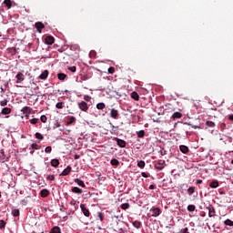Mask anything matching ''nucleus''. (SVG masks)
Masks as SVG:
<instances>
[{
	"label": "nucleus",
	"mask_w": 233,
	"mask_h": 233,
	"mask_svg": "<svg viewBox=\"0 0 233 233\" xmlns=\"http://www.w3.org/2000/svg\"><path fill=\"white\" fill-rule=\"evenodd\" d=\"M150 212L151 213H149L150 214V217L151 218H158V216H161V208H152L151 209H150Z\"/></svg>",
	"instance_id": "1"
},
{
	"label": "nucleus",
	"mask_w": 233,
	"mask_h": 233,
	"mask_svg": "<svg viewBox=\"0 0 233 233\" xmlns=\"http://www.w3.org/2000/svg\"><path fill=\"white\" fill-rule=\"evenodd\" d=\"M165 167H167L165 160L160 159L155 163V168H157V170H163V168H165Z\"/></svg>",
	"instance_id": "2"
},
{
	"label": "nucleus",
	"mask_w": 233,
	"mask_h": 233,
	"mask_svg": "<svg viewBox=\"0 0 233 233\" xmlns=\"http://www.w3.org/2000/svg\"><path fill=\"white\" fill-rule=\"evenodd\" d=\"M113 141L116 142V145L120 147V148H125V147H127V142L123 139H120L118 137H114Z\"/></svg>",
	"instance_id": "3"
},
{
	"label": "nucleus",
	"mask_w": 233,
	"mask_h": 233,
	"mask_svg": "<svg viewBox=\"0 0 233 233\" xmlns=\"http://www.w3.org/2000/svg\"><path fill=\"white\" fill-rule=\"evenodd\" d=\"M80 208H81L84 216H86V218H90V210H88V208H86V206H85V204H81Z\"/></svg>",
	"instance_id": "4"
},
{
	"label": "nucleus",
	"mask_w": 233,
	"mask_h": 233,
	"mask_svg": "<svg viewBox=\"0 0 233 233\" xmlns=\"http://www.w3.org/2000/svg\"><path fill=\"white\" fill-rule=\"evenodd\" d=\"M78 108H80L82 112H86V110H88V104L85 101H82L78 103Z\"/></svg>",
	"instance_id": "5"
},
{
	"label": "nucleus",
	"mask_w": 233,
	"mask_h": 233,
	"mask_svg": "<svg viewBox=\"0 0 233 233\" xmlns=\"http://www.w3.org/2000/svg\"><path fill=\"white\" fill-rule=\"evenodd\" d=\"M110 116L113 119H119V111H117V109H115V108L111 109Z\"/></svg>",
	"instance_id": "6"
},
{
	"label": "nucleus",
	"mask_w": 233,
	"mask_h": 233,
	"mask_svg": "<svg viewBox=\"0 0 233 233\" xmlns=\"http://www.w3.org/2000/svg\"><path fill=\"white\" fill-rule=\"evenodd\" d=\"M35 27L36 28L37 32L41 34V32H43V28H45V24L42 22H36L35 24Z\"/></svg>",
	"instance_id": "7"
},
{
	"label": "nucleus",
	"mask_w": 233,
	"mask_h": 233,
	"mask_svg": "<svg viewBox=\"0 0 233 233\" xmlns=\"http://www.w3.org/2000/svg\"><path fill=\"white\" fill-rule=\"evenodd\" d=\"M55 41H56V39L52 35L46 36L45 39L46 45H54Z\"/></svg>",
	"instance_id": "8"
},
{
	"label": "nucleus",
	"mask_w": 233,
	"mask_h": 233,
	"mask_svg": "<svg viewBox=\"0 0 233 233\" xmlns=\"http://www.w3.org/2000/svg\"><path fill=\"white\" fill-rule=\"evenodd\" d=\"M15 79H16V83H23V81H25V75H23V73H18L15 76Z\"/></svg>",
	"instance_id": "9"
},
{
	"label": "nucleus",
	"mask_w": 233,
	"mask_h": 233,
	"mask_svg": "<svg viewBox=\"0 0 233 233\" xmlns=\"http://www.w3.org/2000/svg\"><path fill=\"white\" fill-rule=\"evenodd\" d=\"M1 114H2V116H8V114H12V108H10V107H4L1 110Z\"/></svg>",
	"instance_id": "10"
},
{
	"label": "nucleus",
	"mask_w": 233,
	"mask_h": 233,
	"mask_svg": "<svg viewBox=\"0 0 233 233\" xmlns=\"http://www.w3.org/2000/svg\"><path fill=\"white\" fill-rule=\"evenodd\" d=\"M72 172V167L67 166L66 168L63 170V172L60 174V176H68Z\"/></svg>",
	"instance_id": "11"
},
{
	"label": "nucleus",
	"mask_w": 233,
	"mask_h": 233,
	"mask_svg": "<svg viewBox=\"0 0 233 233\" xmlns=\"http://www.w3.org/2000/svg\"><path fill=\"white\" fill-rule=\"evenodd\" d=\"M41 198H48L50 196V191L48 189H42L40 191Z\"/></svg>",
	"instance_id": "12"
},
{
	"label": "nucleus",
	"mask_w": 233,
	"mask_h": 233,
	"mask_svg": "<svg viewBox=\"0 0 233 233\" xmlns=\"http://www.w3.org/2000/svg\"><path fill=\"white\" fill-rule=\"evenodd\" d=\"M75 183H76V185H78V187H82V188L86 187V185H85V182L79 178H76Z\"/></svg>",
	"instance_id": "13"
},
{
	"label": "nucleus",
	"mask_w": 233,
	"mask_h": 233,
	"mask_svg": "<svg viewBox=\"0 0 233 233\" xmlns=\"http://www.w3.org/2000/svg\"><path fill=\"white\" fill-rule=\"evenodd\" d=\"M71 192H73L74 194L81 195L83 194V189L79 188L78 187H72Z\"/></svg>",
	"instance_id": "14"
},
{
	"label": "nucleus",
	"mask_w": 233,
	"mask_h": 233,
	"mask_svg": "<svg viewBox=\"0 0 233 233\" xmlns=\"http://www.w3.org/2000/svg\"><path fill=\"white\" fill-rule=\"evenodd\" d=\"M208 217L216 218V208L214 207L208 208Z\"/></svg>",
	"instance_id": "15"
},
{
	"label": "nucleus",
	"mask_w": 233,
	"mask_h": 233,
	"mask_svg": "<svg viewBox=\"0 0 233 233\" xmlns=\"http://www.w3.org/2000/svg\"><path fill=\"white\" fill-rule=\"evenodd\" d=\"M179 150L180 152H182V154H188V147L185 146V145H181L179 147Z\"/></svg>",
	"instance_id": "16"
},
{
	"label": "nucleus",
	"mask_w": 233,
	"mask_h": 233,
	"mask_svg": "<svg viewBox=\"0 0 233 233\" xmlns=\"http://www.w3.org/2000/svg\"><path fill=\"white\" fill-rule=\"evenodd\" d=\"M181 117H183V114L179 113V112H175L172 115V119L176 120V119H181Z\"/></svg>",
	"instance_id": "17"
},
{
	"label": "nucleus",
	"mask_w": 233,
	"mask_h": 233,
	"mask_svg": "<svg viewBox=\"0 0 233 233\" xmlns=\"http://www.w3.org/2000/svg\"><path fill=\"white\" fill-rule=\"evenodd\" d=\"M51 167H54L55 168H57L59 167V159L54 158L51 160Z\"/></svg>",
	"instance_id": "18"
},
{
	"label": "nucleus",
	"mask_w": 233,
	"mask_h": 233,
	"mask_svg": "<svg viewBox=\"0 0 233 233\" xmlns=\"http://www.w3.org/2000/svg\"><path fill=\"white\" fill-rule=\"evenodd\" d=\"M48 77V70H45L40 76L39 79L45 80Z\"/></svg>",
	"instance_id": "19"
},
{
	"label": "nucleus",
	"mask_w": 233,
	"mask_h": 233,
	"mask_svg": "<svg viewBox=\"0 0 233 233\" xmlns=\"http://www.w3.org/2000/svg\"><path fill=\"white\" fill-rule=\"evenodd\" d=\"M131 97L135 101H139V94H137V92H136V91L131 93Z\"/></svg>",
	"instance_id": "20"
},
{
	"label": "nucleus",
	"mask_w": 233,
	"mask_h": 233,
	"mask_svg": "<svg viewBox=\"0 0 233 233\" xmlns=\"http://www.w3.org/2000/svg\"><path fill=\"white\" fill-rule=\"evenodd\" d=\"M21 112H24V114H30V112H32V108L30 106H24Z\"/></svg>",
	"instance_id": "21"
},
{
	"label": "nucleus",
	"mask_w": 233,
	"mask_h": 233,
	"mask_svg": "<svg viewBox=\"0 0 233 233\" xmlns=\"http://www.w3.org/2000/svg\"><path fill=\"white\" fill-rule=\"evenodd\" d=\"M209 187H210V188H218V187H219V182H218V181L210 182Z\"/></svg>",
	"instance_id": "22"
},
{
	"label": "nucleus",
	"mask_w": 233,
	"mask_h": 233,
	"mask_svg": "<svg viewBox=\"0 0 233 233\" xmlns=\"http://www.w3.org/2000/svg\"><path fill=\"white\" fill-rule=\"evenodd\" d=\"M73 123H76V118H75V116H70L68 118V121L66 122V125H67V127H70V125H72Z\"/></svg>",
	"instance_id": "23"
},
{
	"label": "nucleus",
	"mask_w": 233,
	"mask_h": 233,
	"mask_svg": "<svg viewBox=\"0 0 233 233\" xmlns=\"http://www.w3.org/2000/svg\"><path fill=\"white\" fill-rule=\"evenodd\" d=\"M120 208L122 210H128V208H130V204L129 203H124L120 206Z\"/></svg>",
	"instance_id": "24"
},
{
	"label": "nucleus",
	"mask_w": 233,
	"mask_h": 233,
	"mask_svg": "<svg viewBox=\"0 0 233 233\" xmlns=\"http://www.w3.org/2000/svg\"><path fill=\"white\" fill-rule=\"evenodd\" d=\"M96 56H97V52H96V51H94V50H91V51L89 52V57H90L91 59H96Z\"/></svg>",
	"instance_id": "25"
},
{
	"label": "nucleus",
	"mask_w": 233,
	"mask_h": 233,
	"mask_svg": "<svg viewBox=\"0 0 233 233\" xmlns=\"http://www.w3.org/2000/svg\"><path fill=\"white\" fill-rule=\"evenodd\" d=\"M106 106L105 105V103H98V104L96 105L97 110H105Z\"/></svg>",
	"instance_id": "26"
},
{
	"label": "nucleus",
	"mask_w": 233,
	"mask_h": 233,
	"mask_svg": "<svg viewBox=\"0 0 233 233\" xmlns=\"http://www.w3.org/2000/svg\"><path fill=\"white\" fill-rule=\"evenodd\" d=\"M206 127H208L209 128H214V127H216V123L212 121H206Z\"/></svg>",
	"instance_id": "27"
},
{
	"label": "nucleus",
	"mask_w": 233,
	"mask_h": 233,
	"mask_svg": "<svg viewBox=\"0 0 233 233\" xmlns=\"http://www.w3.org/2000/svg\"><path fill=\"white\" fill-rule=\"evenodd\" d=\"M111 165L113 167H119V160H117L116 158L111 159Z\"/></svg>",
	"instance_id": "28"
},
{
	"label": "nucleus",
	"mask_w": 233,
	"mask_h": 233,
	"mask_svg": "<svg viewBox=\"0 0 233 233\" xmlns=\"http://www.w3.org/2000/svg\"><path fill=\"white\" fill-rule=\"evenodd\" d=\"M49 233H61V228L59 227H54Z\"/></svg>",
	"instance_id": "29"
},
{
	"label": "nucleus",
	"mask_w": 233,
	"mask_h": 233,
	"mask_svg": "<svg viewBox=\"0 0 233 233\" xmlns=\"http://www.w3.org/2000/svg\"><path fill=\"white\" fill-rule=\"evenodd\" d=\"M57 77L60 81H65V79H66V75H65L64 73H60L57 75Z\"/></svg>",
	"instance_id": "30"
},
{
	"label": "nucleus",
	"mask_w": 233,
	"mask_h": 233,
	"mask_svg": "<svg viewBox=\"0 0 233 233\" xmlns=\"http://www.w3.org/2000/svg\"><path fill=\"white\" fill-rule=\"evenodd\" d=\"M56 107L58 108L59 110L65 108V102H58V103L56 105Z\"/></svg>",
	"instance_id": "31"
},
{
	"label": "nucleus",
	"mask_w": 233,
	"mask_h": 233,
	"mask_svg": "<svg viewBox=\"0 0 233 233\" xmlns=\"http://www.w3.org/2000/svg\"><path fill=\"white\" fill-rule=\"evenodd\" d=\"M145 166H146V163H145V161H143V160H139V161H137V167H138V168H145Z\"/></svg>",
	"instance_id": "32"
},
{
	"label": "nucleus",
	"mask_w": 233,
	"mask_h": 233,
	"mask_svg": "<svg viewBox=\"0 0 233 233\" xmlns=\"http://www.w3.org/2000/svg\"><path fill=\"white\" fill-rule=\"evenodd\" d=\"M224 225H226L227 227H233V221L228 218L224 221Z\"/></svg>",
	"instance_id": "33"
},
{
	"label": "nucleus",
	"mask_w": 233,
	"mask_h": 233,
	"mask_svg": "<svg viewBox=\"0 0 233 233\" xmlns=\"http://www.w3.org/2000/svg\"><path fill=\"white\" fill-rule=\"evenodd\" d=\"M8 105V98L0 101V106H6Z\"/></svg>",
	"instance_id": "34"
},
{
	"label": "nucleus",
	"mask_w": 233,
	"mask_h": 233,
	"mask_svg": "<svg viewBox=\"0 0 233 233\" xmlns=\"http://www.w3.org/2000/svg\"><path fill=\"white\" fill-rule=\"evenodd\" d=\"M137 137L143 138L145 137V130H140L137 132Z\"/></svg>",
	"instance_id": "35"
},
{
	"label": "nucleus",
	"mask_w": 233,
	"mask_h": 233,
	"mask_svg": "<svg viewBox=\"0 0 233 233\" xmlns=\"http://www.w3.org/2000/svg\"><path fill=\"white\" fill-rule=\"evenodd\" d=\"M35 137L36 139H39L40 141H43V139H45V137L41 133H35Z\"/></svg>",
	"instance_id": "36"
},
{
	"label": "nucleus",
	"mask_w": 233,
	"mask_h": 233,
	"mask_svg": "<svg viewBox=\"0 0 233 233\" xmlns=\"http://www.w3.org/2000/svg\"><path fill=\"white\" fill-rule=\"evenodd\" d=\"M194 192H196V187H190L187 189V194H188V196H192V194H194Z\"/></svg>",
	"instance_id": "37"
},
{
	"label": "nucleus",
	"mask_w": 233,
	"mask_h": 233,
	"mask_svg": "<svg viewBox=\"0 0 233 233\" xmlns=\"http://www.w3.org/2000/svg\"><path fill=\"white\" fill-rule=\"evenodd\" d=\"M133 227H135V228H141V222L137 220L134 221Z\"/></svg>",
	"instance_id": "38"
},
{
	"label": "nucleus",
	"mask_w": 233,
	"mask_h": 233,
	"mask_svg": "<svg viewBox=\"0 0 233 233\" xmlns=\"http://www.w3.org/2000/svg\"><path fill=\"white\" fill-rule=\"evenodd\" d=\"M31 148L33 150H40L41 149V146L37 145V144H32L31 145Z\"/></svg>",
	"instance_id": "39"
},
{
	"label": "nucleus",
	"mask_w": 233,
	"mask_h": 233,
	"mask_svg": "<svg viewBox=\"0 0 233 233\" xmlns=\"http://www.w3.org/2000/svg\"><path fill=\"white\" fill-rule=\"evenodd\" d=\"M187 210H188L189 212H194V211L196 210V206H194V205H188V206H187Z\"/></svg>",
	"instance_id": "40"
},
{
	"label": "nucleus",
	"mask_w": 233,
	"mask_h": 233,
	"mask_svg": "<svg viewBox=\"0 0 233 233\" xmlns=\"http://www.w3.org/2000/svg\"><path fill=\"white\" fill-rule=\"evenodd\" d=\"M12 215H13L15 218H18V216H19V209H13V210H12Z\"/></svg>",
	"instance_id": "41"
},
{
	"label": "nucleus",
	"mask_w": 233,
	"mask_h": 233,
	"mask_svg": "<svg viewBox=\"0 0 233 233\" xmlns=\"http://www.w3.org/2000/svg\"><path fill=\"white\" fill-rule=\"evenodd\" d=\"M46 179L47 181H55L56 177L54 175H47Z\"/></svg>",
	"instance_id": "42"
},
{
	"label": "nucleus",
	"mask_w": 233,
	"mask_h": 233,
	"mask_svg": "<svg viewBox=\"0 0 233 233\" xmlns=\"http://www.w3.org/2000/svg\"><path fill=\"white\" fill-rule=\"evenodd\" d=\"M4 4L5 5V6H7L8 8H10L12 6V2L10 0H5Z\"/></svg>",
	"instance_id": "43"
},
{
	"label": "nucleus",
	"mask_w": 233,
	"mask_h": 233,
	"mask_svg": "<svg viewBox=\"0 0 233 233\" xmlns=\"http://www.w3.org/2000/svg\"><path fill=\"white\" fill-rule=\"evenodd\" d=\"M31 125H37L39 119L38 118H32L29 120Z\"/></svg>",
	"instance_id": "44"
},
{
	"label": "nucleus",
	"mask_w": 233,
	"mask_h": 233,
	"mask_svg": "<svg viewBox=\"0 0 233 233\" xmlns=\"http://www.w3.org/2000/svg\"><path fill=\"white\" fill-rule=\"evenodd\" d=\"M97 216H98L100 221H104L105 215L102 212H97Z\"/></svg>",
	"instance_id": "45"
},
{
	"label": "nucleus",
	"mask_w": 233,
	"mask_h": 233,
	"mask_svg": "<svg viewBox=\"0 0 233 233\" xmlns=\"http://www.w3.org/2000/svg\"><path fill=\"white\" fill-rule=\"evenodd\" d=\"M40 120L42 121V123H46V121H48V118L46 117V116L43 115L40 116Z\"/></svg>",
	"instance_id": "46"
},
{
	"label": "nucleus",
	"mask_w": 233,
	"mask_h": 233,
	"mask_svg": "<svg viewBox=\"0 0 233 233\" xmlns=\"http://www.w3.org/2000/svg\"><path fill=\"white\" fill-rule=\"evenodd\" d=\"M46 154H51L52 153V147L48 146L45 149Z\"/></svg>",
	"instance_id": "47"
},
{
	"label": "nucleus",
	"mask_w": 233,
	"mask_h": 233,
	"mask_svg": "<svg viewBox=\"0 0 233 233\" xmlns=\"http://www.w3.org/2000/svg\"><path fill=\"white\" fill-rule=\"evenodd\" d=\"M6 227V222L5 220H0V228L3 229Z\"/></svg>",
	"instance_id": "48"
},
{
	"label": "nucleus",
	"mask_w": 233,
	"mask_h": 233,
	"mask_svg": "<svg viewBox=\"0 0 233 233\" xmlns=\"http://www.w3.org/2000/svg\"><path fill=\"white\" fill-rule=\"evenodd\" d=\"M185 125H188V127H192V128H195V129L201 128L199 126L192 125L190 123H185Z\"/></svg>",
	"instance_id": "49"
},
{
	"label": "nucleus",
	"mask_w": 233,
	"mask_h": 233,
	"mask_svg": "<svg viewBox=\"0 0 233 233\" xmlns=\"http://www.w3.org/2000/svg\"><path fill=\"white\" fill-rule=\"evenodd\" d=\"M108 74H114V72H116V68H114L113 66L108 68Z\"/></svg>",
	"instance_id": "50"
},
{
	"label": "nucleus",
	"mask_w": 233,
	"mask_h": 233,
	"mask_svg": "<svg viewBox=\"0 0 233 233\" xmlns=\"http://www.w3.org/2000/svg\"><path fill=\"white\" fill-rule=\"evenodd\" d=\"M84 99H85V101L89 102L90 99H92V97H90V96H88V95H86V96H84Z\"/></svg>",
	"instance_id": "51"
},
{
	"label": "nucleus",
	"mask_w": 233,
	"mask_h": 233,
	"mask_svg": "<svg viewBox=\"0 0 233 233\" xmlns=\"http://www.w3.org/2000/svg\"><path fill=\"white\" fill-rule=\"evenodd\" d=\"M68 70H70V72H76V70H77V68L76 66H70V67H68Z\"/></svg>",
	"instance_id": "52"
},
{
	"label": "nucleus",
	"mask_w": 233,
	"mask_h": 233,
	"mask_svg": "<svg viewBox=\"0 0 233 233\" xmlns=\"http://www.w3.org/2000/svg\"><path fill=\"white\" fill-rule=\"evenodd\" d=\"M21 205H28V200H26V199H22V200H21Z\"/></svg>",
	"instance_id": "53"
},
{
	"label": "nucleus",
	"mask_w": 233,
	"mask_h": 233,
	"mask_svg": "<svg viewBox=\"0 0 233 233\" xmlns=\"http://www.w3.org/2000/svg\"><path fill=\"white\" fill-rule=\"evenodd\" d=\"M141 176L142 177H148V174H147L146 172H142Z\"/></svg>",
	"instance_id": "54"
},
{
	"label": "nucleus",
	"mask_w": 233,
	"mask_h": 233,
	"mask_svg": "<svg viewBox=\"0 0 233 233\" xmlns=\"http://www.w3.org/2000/svg\"><path fill=\"white\" fill-rule=\"evenodd\" d=\"M228 119L229 121H233V114H232V115H229V116H228Z\"/></svg>",
	"instance_id": "55"
},
{
	"label": "nucleus",
	"mask_w": 233,
	"mask_h": 233,
	"mask_svg": "<svg viewBox=\"0 0 233 233\" xmlns=\"http://www.w3.org/2000/svg\"><path fill=\"white\" fill-rule=\"evenodd\" d=\"M226 127H227V124H225V123H222V124L220 125V128H222V130H223V128H226Z\"/></svg>",
	"instance_id": "56"
},
{
	"label": "nucleus",
	"mask_w": 233,
	"mask_h": 233,
	"mask_svg": "<svg viewBox=\"0 0 233 233\" xmlns=\"http://www.w3.org/2000/svg\"><path fill=\"white\" fill-rule=\"evenodd\" d=\"M55 126L56 127V128H59V127H61L58 121L56 122Z\"/></svg>",
	"instance_id": "57"
},
{
	"label": "nucleus",
	"mask_w": 233,
	"mask_h": 233,
	"mask_svg": "<svg viewBox=\"0 0 233 233\" xmlns=\"http://www.w3.org/2000/svg\"><path fill=\"white\" fill-rule=\"evenodd\" d=\"M201 183H203V180H201V179L197 180V185H201Z\"/></svg>",
	"instance_id": "58"
},
{
	"label": "nucleus",
	"mask_w": 233,
	"mask_h": 233,
	"mask_svg": "<svg viewBox=\"0 0 233 233\" xmlns=\"http://www.w3.org/2000/svg\"><path fill=\"white\" fill-rule=\"evenodd\" d=\"M154 188H156V186H154V185L149 186V190H154Z\"/></svg>",
	"instance_id": "59"
},
{
	"label": "nucleus",
	"mask_w": 233,
	"mask_h": 233,
	"mask_svg": "<svg viewBox=\"0 0 233 233\" xmlns=\"http://www.w3.org/2000/svg\"><path fill=\"white\" fill-rule=\"evenodd\" d=\"M82 79H83V81H86L87 79H89V77L88 76H83Z\"/></svg>",
	"instance_id": "60"
},
{
	"label": "nucleus",
	"mask_w": 233,
	"mask_h": 233,
	"mask_svg": "<svg viewBox=\"0 0 233 233\" xmlns=\"http://www.w3.org/2000/svg\"><path fill=\"white\" fill-rule=\"evenodd\" d=\"M80 156L79 155H75L74 159H79Z\"/></svg>",
	"instance_id": "61"
},
{
	"label": "nucleus",
	"mask_w": 233,
	"mask_h": 233,
	"mask_svg": "<svg viewBox=\"0 0 233 233\" xmlns=\"http://www.w3.org/2000/svg\"><path fill=\"white\" fill-rule=\"evenodd\" d=\"M110 125H111L112 128H116V127H114V125H112V123H110Z\"/></svg>",
	"instance_id": "62"
},
{
	"label": "nucleus",
	"mask_w": 233,
	"mask_h": 233,
	"mask_svg": "<svg viewBox=\"0 0 233 233\" xmlns=\"http://www.w3.org/2000/svg\"><path fill=\"white\" fill-rule=\"evenodd\" d=\"M186 134H187V136H190V133H188V131H187V133H186Z\"/></svg>",
	"instance_id": "63"
},
{
	"label": "nucleus",
	"mask_w": 233,
	"mask_h": 233,
	"mask_svg": "<svg viewBox=\"0 0 233 233\" xmlns=\"http://www.w3.org/2000/svg\"><path fill=\"white\" fill-rule=\"evenodd\" d=\"M1 92H5V89H3V87H1Z\"/></svg>",
	"instance_id": "64"
}]
</instances>
